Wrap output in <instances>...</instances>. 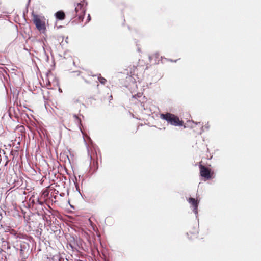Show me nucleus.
Wrapping results in <instances>:
<instances>
[{
    "mask_svg": "<svg viewBox=\"0 0 261 261\" xmlns=\"http://www.w3.org/2000/svg\"><path fill=\"white\" fill-rule=\"evenodd\" d=\"M160 118L166 120L168 123L174 126L182 125V121L179 120V118L174 114L170 113L161 114Z\"/></svg>",
    "mask_w": 261,
    "mask_h": 261,
    "instance_id": "nucleus-1",
    "label": "nucleus"
},
{
    "mask_svg": "<svg viewBox=\"0 0 261 261\" xmlns=\"http://www.w3.org/2000/svg\"><path fill=\"white\" fill-rule=\"evenodd\" d=\"M33 21L38 30L42 33L45 31L46 19L44 16L33 14Z\"/></svg>",
    "mask_w": 261,
    "mask_h": 261,
    "instance_id": "nucleus-2",
    "label": "nucleus"
},
{
    "mask_svg": "<svg viewBox=\"0 0 261 261\" xmlns=\"http://www.w3.org/2000/svg\"><path fill=\"white\" fill-rule=\"evenodd\" d=\"M45 81L48 89H53L59 86L58 79L50 70L46 73Z\"/></svg>",
    "mask_w": 261,
    "mask_h": 261,
    "instance_id": "nucleus-3",
    "label": "nucleus"
},
{
    "mask_svg": "<svg viewBox=\"0 0 261 261\" xmlns=\"http://www.w3.org/2000/svg\"><path fill=\"white\" fill-rule=\"evenodd\" d=\"M86 5L87 3H85V2H82L77 3L75 6L74 10L75 15L80 20H83L84 16L85 15Z\"/></svg>",
    "mask_w": 261,
    "mask_h": 261,
    "instance_id": "nucleus-4",
    "label": "nucleus"
},
{
    "mask_svg": "<svg viewBox=\"0 0 261 261\" xmlns=\"http://www.w3.org/2000/svg\"><path fill=\"white\" fill-rule=\"evenodd\" d=\"M188 202L191 205V207L193 208V212L196 214H198V206L199 202L197 200L193 198H189L187 199Z\"/></svg>",
    "mask_w": 261,
    "mask_h": 261,
    "instance_id": "nucleus-5",
    "label": "nucleus"
},
{
    "mask_svg": "<svg viewBox=\"0 0 261 261\" xmlns=\"http://www.w3.org/2000/svg\"><path fill=\"white\" fill-rule=\"evenodd\" d=\"M199 168L201 176L207 179H210L211 178L210 170L201 165L199 166Z\"/></svg>",
    "mask_w": 261,
    "mask_h": 261,
    "instance_id": "nucleus-6",
    "label": "nucleus"
},
{
    "mask_svg": "<svg viewBox=\"0 0 261 261\" xmlns=\"http://www.w3.org/2000/svg\"><path fill=\"white\" fill-rule=\"evenodd\" d=\"M56 18L59 20H63L65 18V14L63 11H58L55 14Z\"/></svg>",
    "mask_w": 261,
    "mask_h": 261,
    "instance_id": "nucleus-7",
    "label": "nucleus"
},
{
    "mask_svg": "<svg viewBox=\"0 0 261 261\" xmlns=\"http://www.w3.org/2000/svg\"><path fill=\"white\" fill-rule=\"evenodd\" d=\"M97 79H98V80L99 81V82L102 84H105L107 82L106 79L103 77H101L100 76V74H99L98 76Z\"/></svg>",
    "mask_w": 261,
    "mask_h": 261,
    "instance_id": "nucleus-8",
    "label": "nucleus"
},
{
    "mask_svg": "<svg viewBox=\"0 0 261 261\" xmlns=\"http://www.w3.org/2000/svg\"><path fill=\"white\" fill-rule=\"evenodd\" d=\"M191 123L193 124L192 125H191V127H194V125H197L198 124H200L201 127V133H202V132H203L204 131V129H203V126H202V124H200V122H198V123H195L193 121H192Z\"/></svg>",
    "mask_w": 261,
    "mask_h": 261,
    "instance_id": "nucleus-9",
    "label": "nucleus"
},
{
    "mask_svg": "<svg viewBox=\"0 0 261 261\" xmlns=\"http://www.w3.org/2000/svg\"><path fill=\"white\" fill-rule=\"evenodd\" d=\"M159 56V54L158 53H155L154 55H153L151 56H149V59L150 60H152L154 58H158Z\"/></svg>",
    "mask_w": 261,
    "mask_h": 261,
    "instance_id": "nucleus-10",
    "label": "nucleus"
},
{
    "mask_svg": "<svg viewBox=\"0 0 261 261\" xmlns=\"http://www.w3.org/2000/svg\"><path fill=\"white\" fill-rule=\"evenodd\" d=\"M20 255L22 257V259L25 260L26 259V257L23 256V250L22 249H20Z\"/></svg>",
    "mask_w": 261,
    "mask_h": 261,
    "instance_id": "nucleus-11",
    "label": "nucleus"
},
{
    "mask_svg": "<svg viewBox=\"0 0 261 261\" xmlns=\"http://www.w3.org/2000/svg\"><path fill=\"white\" fill-rule=\"evenodd\" d=\"M74 117L75 118V120L77 121V122L81 124V121L79 118V117L76 115H74Z\"/></svg>",
    "mask_w": 261,
    "mask_h": 261,
    "instance_id": "nucleus-12",
    "label": "nucleus"
},
{
    "mask_svg": "<svg viewBox=\"0 0 261 261\" xmlns=\"http://www.w3.org/2000/svg\"><path fill=\"white\" fill-rule=\"evenodd\" d=\"M45 261H54V260H53V259L52 258L47 257H46V259Z\"/></svg>",
    "mask_w": 261,
    "mask_h": 261,
    "instance_id": "nucleus-13",
    "label": "nucleus"
},
{
    "mask_svg": "<svg viewBox=\"0 0 261 261\" xmlns=\"http://www.w3.org/2000/svg\"><path fill=\"white\" fill-rule=\"evenodd\" d=\"M37 202L40 205H42L43 204V202H41L39 201V199L37 200Z\"/></svg>",
    "mask_w": 261,
    "mask_h": 261,
    "instance_id": "nucleus-14",
    "label": "nucleus"
},
{
    "mask_svg": "<svg viewBox=\"0 0 261 261\" xmlns=\"http://www.w3.org/2000/svg\"><path fill=\"white\" fill-rule=\"evenodd\" d=\"M137 96L138 97H140L141 96V93H138V94H137Z\"/></svg>",
    "mask_w": 261,
    "mask_h": 261,
    "instance_id": "nucleus-15",
    "label": "nucleus"
},
{
    "mask_svg": "<svg viewBox=\"0 0 261 261\" xmlns=\"http://www.w3.org/2000/svg\"><path fill=\"white\" fill-rule=\"evenodd\" d=\"M88 21H89L90 20V16L89 14H88Z\"/></svg>",
    "mask_w": 261,
    "mask_h": 261,
    "instance_id": "nucleus-16",
    "label": "nucleus"
},
{
    "mask_svg": "<svg viewBox=\"0 0 261 261\" xmlns=\"http://www.w3.org/2000/svg\"><path fill=\"white\" fill-rule=\"evenodd\" d=\"M136 95H134L133 97H136Z\"/></svg>",
    "mask_w": 261,
    "mask_h": 261,
    "instance_id": "nucleus-17",
    "label": "nucleus"
}]
</instances>
